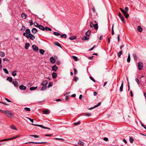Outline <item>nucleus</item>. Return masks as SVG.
Here are the masks:
<instances>
[{
    "label": "nucleus",
    "mask_w": 146,
    "mask_h": 146,
    "mask_svg": "<svg viewBox=\"0 0 146 146\" xmlns=\"http://www.w3.org/2000/svg\"><path fill=\"white\" fill-rule=\"evenodd\" d=\"M20 135H16L15 136L12 137L10 138H5L1 140H0V142H2V141H6L10 140H11V139H15L17 138H18L19 137H20Z\"/></svg>",
    "instance_id": "nucleus-1"
},
{
    "label": "nucleus",
    "mask_w": 146,
    "mask_h": 146,
    "mask_svg": "<svg viewBox=\"0 0 146 146\" xmlns=\"http://www.w3.org/2000/svg\"><path fill=\"white\" fill-rule=\"evenodd\" d=\"M5 114L7 117L9 118L11 117L13 114L11 111L9 110L6 111Z\"/></svg>",
    "instance_id": "nucleus-2"
},
{
    "label": "nucleus",
    "mask_w": 146,
    "mask_h": 146,
    "mask_svg": "<svg viewBox=\"0 0 146 146\" xmlns=\"http://www.w3.org/2000/svg\"><path fill=\"white\" fill-rule=\"evenodd\" d=\"M138 69L139 70H142L143 68V64L141 62H139L138 64Z\"/></svg>",
    "instance_id": "nucleus-3"
},
{
    "label": "nucleus",
    "mask_w": 146,
    "mask_h": 146,
    "mask_svg": "<svg viewBox=\"0 0 146 146\" xmlns=\"http://www.w3.org/2000/svg\"><path fill=\"white\" fill-rule=\"evenodd\" d=\"M35 36L31 34H29L28 35H27V38H30L31 40H33L35 38Z\"/></svg>",
    "instance_id": "nucleus-4"
},
{
    "label": "nucleus",
    "mask_w": 146,
    "mask_h": 146,
    "mask_svg": "<svg viewBox=\"0 0 146 146\" xmlns=\"http://www.w3.org/2000/svg\"><path fill=\"white\" fill-rule=\"evenodd\" d=\"M33 143V144H44V143H46V142H27L25 143V144H27V143Z\"/></svg>",
    "instance_id": "nucleus-5"
},
{
    "label": "nucleus",
    "mask_w": 146,
    "mask_h": 146,
    "mask_svg": "<svg viewBox=\"0 0 146 146\" xmlns=\"http://www.w3.org/2000/svg\"><path fill=\"white\" fill-rule=\"evenodd\" d=\"M33 49V50L35 51H37L38 50V47L35 44H34L32 46Z\"/></svg>",
    "instance_id": "nucleus-6"
},
{
    "label": "nucleus",
    "mask_w": 146,
    "mask_h": 146,
    "mask_svg": "<svg viewBox=\"0 0 146 146\" xmlns=\"http://www.w3.org/2000/svg\"><path fill=\"white\" fill-rule=\"evenodd\" d=\"M50 60L51 63H54L55 62V60L53 57H50Z\"/></svg>",
    "instance_id": "nucleus-7"
},
{
    "label": "nucleus",
    "mask_w": 146,
    "mask_h": 146,
    "mask_svg": "<svg viewBox=\"0 0 146 146\" xmlns=\"http://www.w3.org/2000/svg\"><path fill=\"white\" fill-rule=\"evenodd\" d=\"M31 31L32 33L34 34L37 33L38 32V30L36 29L35 28H33L32 29Z\"/></svg>",
    "instance_id": "nucleus-8"
},
{
    "label": "nucleus",
    "mask_w": 146,
    "mask_h": 146,
    "mask_svg": "<svg viewBox=\"0 0 146 146\" xmlns=\"http://www.w3.org/2000/svg\"><path fill=\"white\" fill-rule=\"evenodd\" d=\"M19 88L21 90H25L26 89V87L23 85H21L19 86Z\"/></svg>",
    "instance_id": "nucleus-9"
},
{
    "label": "nucleus",
    "mask_w": 146,
    "mask_h": 146,
    "mask_svg": "<svg viewBox=\"0 0 146 146\" xmlns=\"http://www.w3.org/2000/svg\"><path fill=\"white\" fill-rule=\"evenodd\" d=\"M12 83L16 87H17L18 86V83L17 81H13Z\"/></svg>",
    "instance_id": "nucleus-10"
},
{
    "label": "nucleus",
    "mask_w": 146,
    "mask_h": 146,
    "mask_svg": "<svg viewBox=\"0 0 146 146\" xmlns=\"http://www.w3.org/2000/svg\"><path fill=\"white\" fill-rule=\"evenodd\" d=\"M58 69V67L56 65H54L52 67V69L53 71L56 72Z\"/></svg>",
    "instance_id": "nucleus-11"
},
{
    "label": "nucleus",
    "mask_w": 146,
    "mask_h": 146,
    "mask_svg": "<svg viewBox=\"0 0 146 146\" xmlns=\"http://www.w3.org/2000/svg\"><path fill=\"white\" fill-rule=\"evenodd\" d=\"M32 125H34L36 126H39L40 127H42L43 128H44V129H47V128H48V127H45L41 125H36V124H32Z\"/></svg>",
    "instance_id": "nucleus-12"
},
{
    "label": "nucleus",
    "mask_w": 146,
    "mask_h": 146,
    "mask_svg": "<svg viewBox=\"0 0 146 146\" xmlns=\"http://www.w3.org/2000/svg\"><path fill=\"white\" fill-rule=\"evenodd\" d=\"M101 104V102H99L98 104L96 105V106H94L93 107H92L90 108L89 109V110H92L93 108H96V107H98L99 106H100Z\"/></svg>",
    "instance_id": "nucleus-13"
},
{
    "label": "nucleus",
    "mask_w": 146,
    "mask_h": 146,
    "mask_svg": "<svg viewBox=\"0 0 146 146\" xmlns=\"http://www.w3.org/2000/svg\"><path fill=\"white\" fill-rule=\"evenodd\" d=\"M123 81L120 87L119 91L120 92H122L123 91Z\"/></svg>",
    "instance_id": "nucleus-14"
},
{
    "label": "nucleus",
    "mask_w": 146,
    "mask_h": 146,
    "mask_svg": "<svg viewBox=\"0 0 146 146\" xmlns=\"http://www.w3.org/2000/svg\"><path fill=\"white\" fill-rule=\"evenodd\" d=\"M48 83V81L47 80H45L42 82V83L41 84V85L42 86H45Z\"/></svg>",
    "instance_id": "nucleus-15"
},
{
    "label": "nucleus",
    "mask_w": 146,
    "mask_h": 146,
    "mask_svg": "<svg viewBox=\"0 0 146 146\" xmlns=\"http://www.w3.org/2000/svg\"><path fill=\"white\" fill-rule=\"evenodd\" d=\"M30 44L29 43H27L25 44V48L26 49H27L29 48V46H30Z\"/></svg>",
    "instance_id": "nucleus-16"
},
{
    "label": "nucleus",
    "mask_w": 146,
    "mask_h": 146,
    "mask_svg": "<svg viewBox=\"0 0 146 146\" xmlns=\"http://www.w3.org/2000/svg\"><path fill=\"white\" fill-rule=\"evenodd\" d=\"M137 30L138 31L140 32H141L142 31V29L141 27L140 26H139L137 27Z\"/></svg>",
    "instance_id": "nucleus-17"
},
{
    "label": "nucleus",
    "mask_w": 146,
    "mask_h": 146,
    "mask_svg": "<svg viewBox=\"0 0 146 146\" xmlns=\"http://www.w3.org/2000/svg\"><path fill=\"white\" fill-rule=\"evenodd\" d=\"M91 31L90 30L87 31L85 33V35L87 36H89L90 35Z\"/></svg>",
    "instance_id": "nucleus-18"
},
{
    "label": "nucleus",
    "mask_w": 146,
    "mask_h": 146,
    "mask_svg": "<svg viewBox=\"0 0 146 146\" xmlns=\"http://www.w3.org/2000/svg\"><path fill=\"white\" fill-rule=\"evenodd\" d=\"M21 16L22 18L24 19H25L26 18V15L23 13H22L21 15Z\"/></svg>",
    "instance_id": "nucleus-19"
},
{
    "label": "nucleus",
    "mask_w": 146,
    "mask_h": 146,
    "mask_svg": "<svg viewBox=\"0 0 146 146\" xmlns=\"http://www.w3.org/2000/svg\"><path fill=\"white\" fill-rule=\"evenodd\" d=\"M57 74L56 73L53 72L52 74V77L54 78H56L57 77Z\"/></svg>",
    "instance_id": "nucleus-20"
},
{
    "label": "nucleus",
    "mask_w": 146,
    "mask_h": 146,
    "mask_svg": "<svg viewBox=\"0 0 146 146\" xmlns=\"http://www.w3.org/2000/svg\"><path fill=\"white\" fill-rule=\"evenodd\" d=\"M38 27L42 31H44V27L41 25H39Z\"/></svg>",
    "instance_id": "nucleus-21"
},
{
    "label": "nucleus",
    "mask_w": 146,
    "mask_h": 146,
    "mask_svg": "<svg viewBox=\"0 0 146 146\" xmlns=\"http://www.w3.org/2000/svg\"><path fill=\"white\" fill-rule=\"evenodd\" d=\"M10 128L12 129L15 130H17V128L15 127V126H14L13 125H11L10 126Z\"/></svg>",
    "instance_id": "nucleus-22"
},
{
    "label": "nucleus",
    "mask_w": 146,
    "mask_h": 146,
    "mask_svg": "<svg viewBox=\"0 0 146 146\" xmlns=\"http://www.w3.org/2000/svg\"><path fill=\"white\" fill-rule=\"evenodd\" d=\"M46 30V31H52L51 29L48 27H46L45 28H44V31Z\"/></svg>",
    "instance_id": "nucleus-23"
},
{
    "label": "nucleus",
    "mask_w": 146,
    "mask_h": 146,
    "mask_svg": "<svg viewBox=\"0 0 146 146\" xmlns=\"http://www.w3.org/2000/svg\"><path fill=\"white\" fill-rule=\"evenodd\" d=\"M37 86L34 87H31L30 88V90L31 91H33L37 89Z\"/></svg>",
    "instance_id": "nucleus-24"
},
{
    "label": "nucleus",
    "mask_w": 146,
    "mask_h": 146,
    "mask_svg": "<svg viewBox=\"0 0 146 146\" xmlns=\"http://www.w3.org/2000/svg\"><path fill=\"white\" fill-rule=\"evenodd\" d=\"M125 17L126 18H127L129 17V15L128 14L127 12H125L124 13H123Z\"/></svg>",
    "instance_id": "nucleus-25"
},
{
    "label": "nucleus",
    "mask_w": 146,
    "mask_h": 146,
    "mask_svg": "<svg viewBox=\"0 0 146 146\" xmlns=\"http://www.w3.org/2000/svg\"><path fill=\"white\" fill-rule=\"evenodd\" d=\"M12 78L11 77H9L7 78V80L10 82H11L12 81Z\"/></svg>",
    "instance_id": "nucleus-26"
},
{
    "label": "nucleus",
    "mask_w": 146,
    "mask_h": 146,
    "mask_svg": "<svg viewBox=\"0 0 146 146\" xmlns=\"http://www.w3.org/2000/svg\"><path fill=\"white\" fill-rule=\"evenodd\" d=\"M43 113L46 114H48L49 113V110H45L43 111Z\"/></svg>",
    "instance_id": "nucleus-27"
},
{
    "label": "nucleus",
    "mask_w": 146,
    "mask_h": 146,
    "mask_svg": "<svg viewBox=\"0 0 146 146\" xmlns=\"http://www.w3.org/2000/svg\"><path fill=\"white\" fill-rule=\"evenodd\" d=\"M122 53V51L121 50L117 53V55L119 57H120Z\"/></svg>",
    "instance_id": "nucleus-28"
},
{
    "label": "nucleus",
    "mask_w": 146,
    "mask_h": 146,
    "mask_svg": "<svg viewBox=\"0 0 146 146\" xmlns=\"http://www.w3.org/2000/svg\"><path fill=\"white\" fill-rule=\"evenodd\" d=\"M39 52H40L42 54H43L44 52L45 51L44 50L41 49H39Z\"/></svg>",
    "instance_id": "nucleus-29"
},
{
    "label": "nucleus",
    "mask_w": 146,
    "mask_h": 146,
    "mask_svg": "<svg viewBox=\"0 0 146 146\" xmlns=\"http://www.w3.org/2000/svg\"><path fill=\"white\" fill-rule=\"evenodd\" d=\"M78 144L82 146H83L84 145V143L82 141H79L78 143Z\"/></svg>",
    "instance_id": "nucleus-30"
},
{
    "label": "nucleus",
    "mask_w": 146,
    "mask_h": 146,
    "mask_svg": "<svg viewBox=\"0 0 146 146\" xmlns=\"http://www.w3.org/2000/svg\"><path fill=\"white\" fill-rule=\"evenodd\" d=\"M0 56L1 57H4L5 56V54L3 52L0 51Z\"/></svg>",
    "instance_id": "nucleus-31"
},
{
    "label": "nucleus",
    "mask_w": 146,
    "mask_h": 146,
    "mask_svg": "<svg viewBox=\"0 0 146 146\" xmlns=\"http://www.w3.org/2000/svg\"><path fill=\"white\" fill-rule=\"evenodd\" d=\"M17 71H15L12 72V74L13 76H15L17 75Z\"/></svg>",
    "instance_id": "nucleus-32"
},
{
    "label": "nucleus",
    "mask_w": 146,
    "mask_h": 146,
    "mask_svg": "<svg viewBox=\"0 0 146 146\" xmlns=\"http://www.w3.org/2000/svg\"><path fill=\"white\" fill-rule=\"evenodd\" d=\"M89 38L87 37L86 36H85L82 38V40H88Z\"/></svg>",
    "instance_id": "nucleus-33"
},
{
    "label": "nucleus",
    "mask_w": 146,
    "mask_h": 146,
    "mask_svg": "<svg viewBox=\"0 0 146 146\" xmlns=\"http://www.w3.org/2000/svg\"><path fill=\"white\" fill-rule=\"evenodd\" d=\"M133 57L134 58V59L136 61L137 59V57L136 55L135 54H133Z\"/></svg>",
    "instance_id": "nucleus-34"
},
{
    "label": "nucleus",
    "mask_w": 146,
    "mask_h": 146,
    "mask_svg": "<svg viewBox=\"0 0 146 146\" xmlns=\"http://www.w3.org/2000/svg\"><path fill=\"white\" fill-rule=\"evenodd\" d=\"M25 32L27 35L29 34H29H31L30 31L29 29H26L25 31Z\"/></svg>",
    "instance_id": "nucleus-35"
},
{
    "label": "nucleus",
    "mask_w": 146,
    "mask_h": 146,
    "mask_svg": "<svg viewBox=\"0 0 146 146\" xmlns=\"http://www.w3.org/2000/svg\"><path fill=\"white\" fill-rule=\"evenodd\" d=\"M22 28L20 30L21 31H24L25 30V27L23 25H22Z\"/></svg>",
    "instance_id": "nucleus-36"
},
{
    "label": "nucleus",
    "mask_w": 146,
    "mask_h": 146,
    "mask_svg": "<svg viewBox=\"0 0 146 146\" xmlns=\"http://www.w3.org/2000/svg\"><path fill=\"white\" fill-rule=\"evenodd\" d=\"M54 44L58 46H59L60 48H61V45L58 42H54Z\"/></svg>",
    "instance_id": "nucleus-37"
},
{
    "label": "nucleus",
    "mask_w": 146,
    "mask_h": 146,
    "mask_svg": "<svg viewBox=\"0 0 146 146\" xmlns=\"http://www.w3.org/2000/svg\"><path fill=\"white\" fill-rule=\"evenodd\" d=\"M127 61L128 62H130V55L129 53L128 54V58L127 59Z\"/></svg>",
    "instance_id": "nucleus-38"
},
{
    "label": "nucleus",
    "mask_w": 146,
    "mask_h": 146,
    "mask_svg": "<svg viewBox=\"0 0 146 146\" xmlns=\"http://www.w3.org/2000/svg\"><path fill=\"white\" fill-rule=\"evenodd\" d=\"M114 24H113L112 26V29H111V34L112 35H113L114 34V30H113V27H114Z\"/></svg>",
    "instance_id": "nucleus-39"
},
{
    "label": "nucleus",
    "mask_w": 146,
    "mask_h": 146,
    "mask_svg": "<svg viewBox=\"0 0 146 146\" xmlns=\"http://www.w3.org/2000/svg\"><path fill=\"white\" fill-rule=\"evenodd\" d=\"M94 29H96L97 30L98 28V23H96L95 24H94Z\"/></svg>",
    "instance_id": "nucleus-40"
},
{
    "label": "nucleus",
    "mask_w": 146,
    "mask_h": 146,
    "mask_svg": "<svg viewBox=\"0 0 146 146\" xmlns=\"http://www.w3.org/2000/svg\"><path fill=\"white\" fill-rule=\"evenodd\" d=\"M76 38V37L75 36H70L69 38V39L71 40H74Z\"/></svg>",
    "instance_id": "nucleus-41"
},
{
    "label": "nucleus",
    "mask_w": 146,
    "mask_h": 146,
    "mask_svg": "<svg viewBox=\"0 0 146 146\" xmlns=\"http://www.w3.org/2000/svg\"><path fill=\"white\" fill-rule=\"evenodd\" d=\"M120 19L121 20V21H122L124 23H125L126 21L124 19V18L123 16L120 17Z\"/></svg>",
    "instance_id": "nucleus-42"
},
{
    "label": "nucleus",
    "mask_w": 146,
    "mask_h": 146,
    "mask_svg": "<svg viewBox=\"0 0 146 146\" xmlns=\"http://www.w3.org/2000/svg\"><path fill=\"white\" fill-rule=\"evenodd\" d=\"M29 136L32 137H34L35 138H37L39 137L38 136L36 135H30Z\"/></svg>",
    "instance_id": "nucleus-43"
},
{
    "label": "nucleus",
    "mask_w": 146,
    "mask_h": 146,
    "mask_svg": "<svg viewBox=\"0 0 146 146\" xmlns=\"http://www.w3.org/2000/svg\"><path fill=\"white\" fill-rule=\"evenodd\" d=\"M72 58L74 59V60L76 61H77L78 60V58L76 56H72Z\"/></svg>",
    "instance_id": "nucleus-44"
},
{
    "label": "nucleus",
    "mask_w": 146,
    "mask_h": 146,
    "mask_svg": "<svg viewBox=\"0 0 146 146\" xmlns=\"http://www.w3.org/2000/svg\"><path fill=\"white\" fill-rule=\"evenodd\" d=\"M129 141L130 143H132L133 142L134 139L132 137H130L129 138Z\"/></svg>",
    "instance_id": "nucleus-45"
},
{
    "label": "nucleus",
    "mask_w": 146,
    "mask_h": 146,
    "mask_svg": "<svg viewBox=\"0 0 146 146\" xmlns=\"http://www.w3.org/2000/svg\"><path fill=\"white\" fill-rule=\"evenodd\" d=\"M3 70L6 74H8L9 73L8 71L6 68H3Z\"/></svg>",
    "instance_id": "nucleus-46"
},
{
    "label": "nucleus",
    "mask_w": 146,
    "mask_h": 146,
    "mask_svg": "<svg viewBox=\"0 0 146 146\" xmlns=\"http://www.w3.org/2000/svg\"><path fill=\"white\" fill-rule=\"evenodd\" d=\"M47 87L46 86H43L41 89V90L43 91L46 90L47 89Z\"/></svg>",
    "instance_id": "nucleus-47"
},
{
    "label": "nucleus",
    "mask_w": 146,
    "mask_h": 146,
    "mask_svg": "<svg viewBox=\"0 0 146 146\" xmlns=\"http://www.w3.org/2000/svg\"><path fill=\"white\" fill-rule=\"evenodd\" d=\"M34 25L36 27H38L39 25L38 23L36 22H35L34 23Z\"/></svg>",
    "instance_id": "nucleus-48"
},
{
    "label": "nucleus",
    "mask_w": 146,
    "mask_h": 146,
    "mask_svg": "<svg viewBox=\"0 0 146 146\" xmlns=\"http://www.w3.org/2000/svg\"><path fill=\"white\" fill-rule=\"evenodd\" d=\"M53 34L56 36H59L60 35V33L57 32H54Z\"/></svg>",
    "instance_id": "nucleus-49"
},
{
    "label": "nucleus",
    "mask_w": 146,
    "mask_h": 146,
    "mask_svg": "<svg viewBox=\"0 0 146 146\" xmlns=\"http://www.w3.org/2000/svg\"><path fill=\"white\" fill-rule=\"evenodd\" d=\"M66 34H63L61 35L60 37L63 38H66Z\"/></svg>",
    "instance_id": "nucleus-50"
},
{
    "label": "nucleus",
    "mask_w": 146,
    "mask_h": 146,
    "mask_svg": "<svg viewBox=\"0 0 146 146\" xmlns=\"http://www.w3.org/2000/svg\"><path fill=\"white\" fill-rule=\"evenodd\" d=\"M24 109L27 111H30L31 110L30 108L27 107H25L24 108Z\"/></svg>",
    "instance_id": "nucleus-51"
},
{
    "label": "nucleus",
    "mask_w": 146,
    "mask_h": 146,
    "mask_svg": "<svg viewBox=\"0 0 146 146\" xmlns=\"http://www.w3.org/2000/svg\"><path fill=\"white\" fill-rule=\"evenodd\" d=\"M94 25V22H91L90 24V27H93V25Z\"/></svg>",
    "instance_id": "nucleus-52"
},
{
    "label": "nucleus",
    "mask_w": 146,
    "mask_h": 146,
    "mask_svg": "<svg viewBox=\"0 0 146 146\" xmlns=\"http://www.w3.org/2000/svg\"><path fill=\"white\" fill-rule=\"evenodd\" d=\"M135 81L138 84H140L138 78H136L135 79Z\"/></svg>",
    "instance_id": "nucleus-53"
},
{
    "label": "nucleus",
    "mask_w": 146,
    "mask_h": 146,
    "mask_svg": "<svg viewBox=\"0 0 146 146\" xmlns=\"http://www.w3.org/2000/svg\"><path fill=\"white\" fill-rule=\"evenodd\" d=\"M74 73L75 74H77V71L76 70V68H74Z\"/></svg>",
    "instance_id": "nucleus-54"
},
{
    "label": "nucleus",
    "mask_w": 146,
    "mask_h": 146,
    "mask_svg": "<svg viewBox=\"0 0 146 146\" xmlns=\"http://www.w3.org/2000/svg\"><path fill=\"white\" fill-rule=\"evenodd\" d=\"M92 10L93 12L95 13H96V12L95 10V9L94 8V7H92Z\"/></svg>",
    "instance_id": "nucleus-55"
},
{
    "label": "nucleus",
    "mask_w": 146,
    "mask_h": 146,
    "mask_svg": "<svg viewBox=\"0 0 146 146\" xmlns=\"http://www.w3.org/2000/svg\"><path fill=\"white\" fill-rule=\"evenodd\" d=\"M80 124V121H78L77 123H74V125H79Z\"/></svg>",
    "instance_id": "nucleus-56"
},
{
    "label": "nucleus",
    "mask_w": 146,
    "mask_h": 146,
    "mask_svg": "<svg viewBox=\"0 0 146 146\" xmlns=\"http://www.w3.org/2000/svg\"><path fill=\"white\" fill-rule=\"evenodd\" d=\"M90 78L91 79V80H92V81H93V82H96L95 80L92 76H90Z\"/></svg>",
    "instance_id": "nucleus-57"
},
{
    "label": "nucleus",
    "mask_w": 146,
    "mask_h": 146,
    "mask_svg": "<svg viewBox=\"0 0 146 146\" xmlns=\"http://www.w3.org/2000/svg\"><path fill=\"white\" fill-rule=\"evenodd\" d=\"M78 80V78L77 77L75 76L74 77V81L75 82H76V81H77Z\"/></svg>",
    "instance_id": "nucleus-58"
},
{
    "label": "nucleus",
    "mask_w": 146,
    "mask_h": 146,
    "mask_svg": "<svg viewBox=\"0 0 146 146\" xmlns=\"http://www.w3.org/2000/svg\"><path fill=\"white\" fill-rule=\"evenodd\" d=\"M125 12H127L128 11V8L127 7H125Z\"/></svg>",
    "instance_id": "nucleus-59"
},
{
    "label": "nucleus",
    "mask_w": 146,
    "mask_h": 146,
    "mask_svg": "<svg viewBox=\"0 0 146 146\" xmlns=\"http://www.w3.org/2000/svg\"><path fill=\"white\" fill-rule=\"evenodd\" d=\"M3 61H7L8 62L9 61V60L7 58H4L3 59Z\"/></svg>",
    "instance_id": "nucleus-60"
},
{
    "label": "nucleus",
    "mask_w": 146,
    "mask_h": 146,
    "mask_svg": "<svg viewBox=\"0 0 146 146\" xmlns=\"http://www.w3.org/2000/svg\"><path fill=\"white\" fill-rule=\"evenodd\" d=\"M119 9L121 11L122 13H125V11L123 9H122L121 8H120Z\"/></svg>",
    "instance_id": "nucleus-61"
},
{
    "label": "nucleus",
    "mask_w": 146,
    "mask_h": 146,
    "mask_svg": "<svg viewBox=\"0 0 146 146\" xmlns=\"http://www.w3.org/2000/svg\"><path fill=\"white\" fill-rule=\"evenodd\" d=\"M6 111L0 110V112L5 114Z\"/></svg>",
    "instance_id": "nucleus-62"
},
{
    "label": "nucleus",
    "mask_w": 146,
    "mask_h": 146,
    "mask_svg": "<svg viewBox=\"0 0 146 146\" xmlns=\"http://www.w3.org/2000/svg\"><path fill=\"white\" fill-rule=\"evenodd\" d=\"M104 140L106 141H108V138L105 137L104 138Z\"/></svg>",
    "instance_id": "nucleus-63"
},
{
    "label": "nucleus",
    "mask_w": 146,
    "mask_h": 146,
    "mask_svg": "<svg viewBox=\"0 0 146 146\" xmlns=\"http://www.w3.org/2000/svg\"><path fill=\"white\" fill-rule=\"evenodd\" d=\"M23 35L24 36H26L27 38V35H27L26 33H23Z\"/></svg>",
    "instance_id": "nucleus-64"
}]
</instances>
